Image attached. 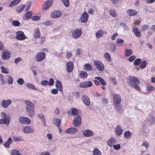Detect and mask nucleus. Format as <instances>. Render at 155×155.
<instances>
[{
  "instance_id": "nucleus-1",
  "label": "nucleus",
  "mask_w": 155,
  "mask_h": 155,
  "mask_svg": "<svg viewBox=\"0 0 155 155\" xmlns=\"http://www.w3.org/2000/svg\"><path fill=\"white\" fill-rule=\"evenodd\" d=\"M127 82L128 85L131 87H133L136 90L140 91L141 88L139 86L140 84V80L135 77L129 76Z\"/></svg>"
},
{
  "instance_id": "nucleus-2",
  "label": "nucleus",
  "mask_w": 155,
  "mask_h": 155,
  "mask_svg": "<svg viewBox=\"0 0 155 155\" xmlns=\"http://www.w3.org/2000/svg\"><path fill=\"white\" fill-rule=\"evenodd\" d=\"M25 103L26 104V109L30 116L31 117H34L35 114V112L34 108V104L28 100L25 101Z\"/></svg>"
},
{
  "instance_id": "nucleus-3",
  "label": "nucleus",
  "mask_w": 155,
  "mask_h": 155,
  "mask_svg": "<svg viewBox=\"0 0 155 155\" xmlns=\"http://www.w3.org/2000/svg\"><path fill=\"white\" fill-rule=\"evenodd\" d=\"M94 83L97 86H99L100 83L103 85L101 87V88L103 90L106 89V87L104 86L106 85V81L100 77H96L94 78V79L93 81Z\"/></svg>"
},
{
  "instance_id": "nucleus-4",
  "label": "nucleus",
  "mask_w": 155,
  "mask_h": 155,
  "mask_svg": "<svg viewBox=\"0 0 155 155\" xmlns=\"http://www.w3.org/2000/svg\"><path fill=\"white\" fill-rule=\"evenodd\" d=\"M1 116L3 119H0V124H5L8 125L10 121L9 117L7 116L4 112H2Z\"/></svg>"
},
{
  "instance_id": "nucleus-5",
  "label": "nucleus",
  "mask_w": 155,
  "mask_h": 155,
  "mask_svg": "<svg viewBox=\"0 0 155 155\" xmlns=\"http://www.w3.org/2000/svg\"><path fill=\"white\" fill-rule=\"evenodd\" d=\"M46 57L45 53L42 52H39L35 56L36 61L37 62H40L44 60Z\"/></svg>"
},
{
  "instance_id": "nucleus-6",
  "label": "nucleus",
  "mask_w": 155,
  "mask_h": 155,
  "mask_svg": "<svg viewBox=\"0 0 155 155\" xmlns=\"http://www.w3.org/2000/svg\"><path fill=\"white\" fill-rule=\"evenodd\" d=\"M16 38L19 40H24L26 39V36L25 35L24 32L21 31H19L16 32Z\"/></svg>"
},
{
  "instance_id": "nucleus-7",
  "label": "nucleus",
  "mask_w": 155,
  "mask_h": 155,
  "mask_svg": "<svg viewBox=\"0 0 155 155\" xmlns=\"http://www.w3.org/2000/svg\"><path fill=\"white\" fill-rule=\"evenodd\" d=\"M94 64L98 70L103 71L104 69V65L102 62L99 61H95L94 62Z\"/></svg>"
},
{
  "instance_id": "nucleus-8",
  "label": "nucleus",
  "mask_w": 155,
  "mask_h": 155,
  "mask_svg": "<svg viewBox=\"0 0 155 155\" xmlns=\"http://www.w3.org/2000/svg\"><path fill=\"white\" fill-rule=\"evenodd\" d=\"M82 31L81 30L76 29L74 30L72 33V36L73 38H77L81 35Z\"/></svg>"
},
{
  "instance_id": "nucleus-9",
  "label": "nucleus",
  "mask_w": 155,
  "mask_h": 155,
  "mask_svg": "<svg viewBox=\"0 0 155 155\" xmlns=\"http://www.w3.org/2000/svg\"><path fill=\"white\" fill-rule=\"evenodd\" d=\"M92 83L89 81L84 82L81 83L79 85V87L81 88H87L92 86Z\"/></svg>"
},
{
  "instance_id": "nucleus-10",
  "label": "nucleus",
  "mask_w": 155,
  "mask_h": 155,
  "mask_svg": "<svg viewBox=\"0 0 155 155\" xmlns=\"http://www.w3.org/2000/svg\"><path fill=\"white\" fill-rule=\"evenodd\" d=\"M11 57V54L8 51L4 50L2 54V57L3 59L8 60Z\"/></svg>"
},
{
  "instance_id": "nucleus-11",
  "label": "nucleus",
  "mask_w": 155,
  "mask_h": 155,
  "mask_svg": "<svg viewBox=\"0 0 155 155\" xmlns=\"http://www.w3.org/2000/svg\"><path fill=\"white\" fill-rule=\"evenodd\" d=\"M81 123V117L80 116L78 115L75 117L74 120L73 125L75 127L80 126Z\"/></svg>"
},
{
  "instance_id": "nucleus-12",
  "label": "nucleus",
  "mask_w": 155,
  "mask_h": 155,
  "mask_svg": "<svg viewBox=\"0 0 155 155\" xmlns=\"http://www.w3.org/2000/svg\"><path fill=\"white\" fill-rule=\"evenodd\" d=\"M19 121L22 124H29L31 122L30 119L24 117H21L19 119Z\"/></svg>"
},
{
  "instance_id": "nucleus-13",
  "label": "nucleus",
  "mask_w": 155,
  "mask_h": 155,
  "mask_svg": "<svg viewBox=\"0 0 155 155\" xmlns=\"http://www.w3.org/2000/svg\"><path fill=\"white\" fill-rule=\"evenodd\" d=\"M53 2V0H48L43 5V9L44 10H47L51 6Z\"/></svg>"
},
{
  "instance_id": "nucleus-14",
  "label": "nucleus",
  "mask_w": 155,
  "mask_h": 155,
  "mask_svg": "<svg viewBox=\"0 0 155 155\" xmlns=\"http://www.w3.org/2000/svg\"><path fill=\"white\" fill-rule=\"evenodd\" d=\"M113 99L114 102L116 104H118L121 102V97L120 95L116 94H114Z\"/></svg>"
},
{
  "instance_id": "nucleus-15",
  "label": "nucleus",
  "mask_w": 155,
  "mask_h": 155,
  "mask_svg": "<svg viewBox=\"0 0 155 155\" xmlns=\"http://www.w3.org/2000/svg\"><path fill=\"white\" fill-rule=\"evenodd\" d=\"M88 18V15L86 12H84L80 17L81 21L82 22H86Z\"/></svg>"
},
{
  "instance_id": "nucleus-16",
  "label": "nucleus",
  "mask_w": 155,
  "mask_h": 155,
  "mask_svg": "<svg viewBox=\"0 0 155 155\" xmlns=\"http://www.w3.org/2000/svg\"><path fill=\"white\" fill-rule=\"evenodd\" d=\"M82 101L86 105L88 106L90 105V99L87 96L83 95L82 97Z\"/></svg>"
},
{
  "instance_id": "nucleus-17",
  "label": "nucleus",
  "mask_w": 155,
  "mask_h": 155,
  "mask_svg": "<svg viewBox=\"0 0 155 155\" xmlns=\"http://www.w3.org/2000/svg\"><path fill=\"white\" fill-rule=\"evenodd\" d=\"M61 14V12L59 11H55L51 13V17L52 18H58L60 16Z\"/></svg>"
},
{
  "instance_id": "nucleus-18",
  "label": "nucleus",
  "mask_w": 155,
  "mask_h": 155,
  "mask_svg": "<svg viewBox=\"0 0 155 155\" xmlns=\"http://www.w3.org/2000/svg\"><path fill=\"white\" fill-rule=\"evenodd\" d=\"M11 103L12 101L8 99L7 100H3L2 102L1 105L3 107L6 108L8 107Z\"/></svg>"
},
{
  "instance_id": "nucleus-19",
  "label": "nucleus",
  "mask_w": 155,
  "mask_h": 155,
  "mask_svg": "<svg viewBox=\"0 0 155 155\" xmlns=\"http://www.w3.org/2000/svg\"><path fill=\"white\" fill-rule=\"evenodd\" d=\"M74 68V64L71 61H69L67 64V69L68 72H71L73 70Z\"/></svg>"
},
{
  "instance_id": "nucleus-20",
  "label": "nucleus",
  "mask_w": 155,
  "mask_h": 155,
  "mask_svg": "<svg viewBox=\"0 0 155 155\" xmlns=\"http://www.w3.org/2000/svg\"><path fill=\"white\" fill-rule=\"evenodd\" d=\"M23 131L25 133H31L34 132V130L31 127L28 126L24 127Z\"/></svg>"
},
{
  "instance_id": "nucleus-21",
  "label": "nucleus",
  "mask_w": 155,
  "mask_h": 155,
  "mask_svg": "<svg viewBox=\"0 0 155 155\" xmlns=\"http://www.w3.org/2000/svg\"><path fill=\"white\" fill-rule=\"evenodd\" d=\"M83 135L85 137H91L93 135V133L92 131L90 130H86L83 132Z\"/></svg>"
},
{
  "instance_id": "nucleus-22",
  "label": "nucleus",
  "mask_w": 155,
  "mask_h": 155,
  "mask_svg": "<svg viewBox=\"0 0 155 155\" xmlns=\"http://www.w3.org/2000/svg\"><path fill=\"white\" fill-rule=\"evenodd\" d=\"M116 140L114 138L111 137L107 141V144L110 147H112L115 144Z\"/></svg>"
},
{
  "instance_id": "nucleus-23",
  "label": "nucleus",
  "mask_w": 155,
  "mask_h": 155,
  "mask_svg": "<svg viewBox=\"0 0 155 155\" xmlns=\"http://www.w3.org/2000/svg\"><path fill=\"white\" fill-rule=\"evenodd\" d=\"M133 32L136 37L139 38L141 36V33L138 28L134 27L133 28Z\"/></svg>"
},
{
  "instance_id": "nucleus-24",
  "label": "nucleus",
  "mask_w": 155,
  "mask_h": 155,
  "mask_svg": "<svg viewBox=\"0 0 155 155\" xmlns=\"http://www.w3.org/2000/svg\"><path fill=\"white\" fill-rule=\"evenodd\" d=\"M41 36V33L40 30L38 28H37L34 30L33 37L34 38H40Z\"/></svg>"
},
{
  "instance_id": "nucleus-25",
  "label": "nucleus",
  "mask_w": 155,
  "mask_h": 155,
  "mask_svg": "<svg viewBox=\"0 0 155 155\" xmlns=\"http://www.w3.org/2000/svg\"><path fill=\"white\" fill-rule=\"evenodd\" d=\"M77 129L75 128L71 127L67 129L66 132L69 134H74L77 131Z\"/></svg>"
},
{
  "instance_id": "nucleus-26",
  "label": "nucleus",
  "mask_w": 155,
  "mask_h": 155,
  "mask_svg": "<svg viewBox=\"0 0 155 155\" xmlns=\"http://www.w3.org/2000/svg\"><path fill=\"white\" fill-rule=\"evenodd\" d=\"M115 132L117 135L120 136L122 134L123 130L120 126L118 125L116 128Z\"/></svg>"
},
{
  "instance_id": "nucleus-27",
  "label": "nucleus",
  "mask_w": 155,
  "mask_h": 155,
  "mask_svg": "<svg viewBox=\"0 0 155 155\" xmlns=\"http://www.w3.org/2000/svg\"><path fill=\"white\" fill-rule=\"evenodd\" d=\"M56 87L57 90L59 91H61L62 90V87L61 82L59 81H57L56 82Z\"/></svg>"
},
{
  "instance_id": "nucleus-28",
  "label": "nucleus",
  "mask_w": 155,
  "mask_h": 155,
  "mask_svg": "<svg viewBox=\"0 0 155 155\" xmlns=\"http://www.w3.org/2000/svg\"><path fill=\"white\" fill-rule=\"evenodd\" d=\"M26 5H21L18 6L16 8V12L17 13H20L21 12L25 7Z\"/></svg>"
},
{
  "instance_id": "nucleus-29",
  "label": "nucleus",
  "mask_w": 155,
  "mask_h": 155,
  "mask_svg": "<svg viewBox=\"0 0 155 155\" xmlns=\"http://www.w3.org/2000/svg\"><path fill=\"white\" fill-rule=\"evenodd\" d=\"M104 34V31L100 30L97 32L96 34V36L97 38H100L103 36Z\"/></svg>"
},
{
  "instance_id": "nucleus-30",
  "label": "nucleus",
  "mask_w": 155,
  "mask_h": 155,
  "mask_svg": "<svg viewBox=\"0 0 155 155\" xmlns=\"http://www.w3.org/2000/svg\"><path fill=\"white\" fill-rule=\"evenodd\" d=\"M32 13L31 11H28L26 12L24 16L25 19V20H28L32 16Z\"/></svg>"
},
{
  "instance_id": "nucleus-31",
  "label": "nucleus",
  "mask_w": 155,
  "mask_h": 155,
  "mask_svg": "<svg viewBox=\"0 0 155 155\" xmlns=\"http://www.w3.org/2000/svg\"><path fill=\"white\" fill-rule=\"evenodd\" d=\"M127 12L130 16L134 15L137 14V11L134 10L129 9L127 11Z\"/></svg>"
},
{
  "instance_id": "nucleus-32",
  "label": "nucleus",
  "mask_w": 155,
  "mask_h": 155,
  "mask_svg": "<svg viewBox=\"0 0 155 155\" xmlns=\"http://www.w3.org/2000/svg\"><path fill=\"white\" fill-rule=\"evenodd\" d=\"M80 75L81 78H87V74L86 72L84 71H81Z\"/></svg>"
},
{
  "instance_id": "nucleus-33",
  "label": "nucleus",
  "mask_w": 155,
  "mask_h": 155,
  "mask_svg": "<svg viewBox=\"0 0 155 155\" xmlns=\"http://www.w3.org/2000/svg\"><path fill=\"white\" fill-rule=\"evenodd\" d=\"M147 65V62L145 61H141L140 64V67L142 69H144L146 67Z\"/></svg>"
},
{
  "instance_id": "nucleus-34",
  "label": "nucleus",
  "mask_w": 155,
  "mask_h": 155,
  "mask_svg": "<svg viewBox=\"0 0 155 155\" xmlns=\"http://www.w3.org/2000/svg\"><path fill=\"white\" fill-rule=\"evenodd\" d=\"M20 1L21 0H15L10 3L9 6L10 7H12L13 6L18 4Z\"/></svg>"
},
{
  "instance_id": "nucleus-35",
  "label": "nucleus",
  "mask_w": 155,
  "mask_h": 155,
  "mask_svg": "<svg viewBox=\"0 0 155 155\" xmlns=\"http://www.w3.org/2000/svg\"><path fill=\"white\" fill-rule=\"evenodd\" d=\"M133 53V51L131 49H126L125 53L126 57H128L131 55Z\"/></svg>"
},
{
  "instance_id": "nucleus-36",
  "label": "nucleus",
  "mask_w": 155,
  "mask_h": 155,
  "mask_svg": "<svg viewBox=\"0 0 155 155\" xmlns=\"http://www.w3.org/2000/svg\"><path fill=\"white\" fill-rule=\"evenodd\" d=\"M132 135V134L129 131H126L124 133V136L127 139L130 138Z\"/></svg>"
},
{
  "instance_id": "nucleus-37",
  "label": "nucleus",
  "mask_w": 155,
  "mask_h": 155,
  "mask_svg": "<svg viewBox=\"0 0 155 155\" xmlns=\"http://www.w3.org/2000/svg\"><path fill=\"white\" fill-rule=\"evenodd\" d=\"M110 15L112 17H116L117 16V14L115 11L114 9H110L109 11Z\"/></svg>"
},
{
  "instance_id": "nucleus-38",
  "label": "nucleus",
  "mask_w": 155,
  "mask_h": 155,
  "mask_svg": "<svg viewBox=\"0 0 155 155\" xmlns=\"http://www.w3.org/2000/svg\"><path fill=\"white\" fill-rule=\"evenodd\" d=\"M105 58L108 61H110L111 60V58L110 54L108 53H106L104 54Z\"/></svg>"
},
{
  "instance_id": "nucleus-39",
  "label": "nucleus",
  "mask_w": 155,
  "mask_h": 155,
  "mask_svg": "<svg viewBox=\"0 0 155 155\" xmlns=\"http://www.w3.org/2000/svg\"><path fill=\"white\" fill-rule=\"evenodd\" d=\"M93 153L94 155H101V151L97 148L94 149L93 151Z\"/></svg>"
},
{
  "instance_id": "nucleus-40",
  "label": "nucleus",
  "mask_w": 155,
  "mask_h": 155,
  "mask_svg": "<svg viewBox=\"0 0 155 155\" xmlns=\"http://www.w3.org/2000/svg\"><path fill=\"white\" fill-rule=\"evenodd\" d=\"M11 154L12 155H21L19 151L15 149L11 151Z\"/></svg>"
},
{
  "instance_id": "nucleus-41",
  "label": "nucleus",
  "mask_w": 155,
  "mask_h": 155,
  "mask_svg": "<svg viewBox=\"0 0 155 155\" xmlns=\"http://www.w3.org/2000/svg\"><path fill=\"white\" fill-rule=\"evenodd\" d=\"M84 69L86 71H91L92 70L90 65L88 63L85 64Z\"/></svg>"
},
{
  "instance_id": "nucleus-42",
  "label": "nucleus",
  "mask_w": 155,
  "mask_h": 155,
  "mask_svg": "<svg viewBox=\"0 0 155 155\" xmlns=\"http://www.w3.org/2000/svg\"><path fill=\"white\" fill-rule=\"evenodd\" d=\"M141 61V59L140 58H137L134 62V64L136 66L140 64Z\"/></svg>"
},
{
  "instance_id": "nucleus-43",
  "label": "nucleus",
  "mask_w": 155,
  "mask_h": 155,
  "mask_svg": "<svg viewBox=\"0 0 155 155\" xmlns=\"http://www.w3.org/2000/svg\"><path fill=\"white\" fill-rule=\"evenodd\" d=\"M71 113L74 116L78 114V110L74 108L71 109Z\"/></svg>"
},
{
  "instance_id": "nucleus-44",
  "label": "nucleus",
  "mask_w": 155,
  "mask_h": 155,
  "mask_svg": "<svg viewBox=\"0 0 155 155\" xmlns=\"http://www.w3.org/2000/svg\"><path fill=\"white\" fill-rule=\"evenodd\" d=\"M13 78L10 76H9L7 80V82L8 84H12L13 83Z\"/></svg>"
},
{
  "instance_id": "nucleus-45",
  "label": "nucleus",
  "mask_w": 155,
  "mask_h": 155,
  "mask_svg": "<svg viewBox=\"0 0 155 155\" xmlns=\"http://www.w3.org/2000/svg\"><path fill=\"white\" fill-rule=\"evenodd\" d=\"M12 24L13 25L15 26H18L20 25V22L17 20L13 21Z\"/></svg>"
},
{
  "instance_id": "nucleus-46",
  "label": "nucleus",
  "mask_w": 155,
  "mask_h": 155,
  "mask_svg": "<svg viewBox=\"0 0 155 155\" xmlns=\"http://www.w3.org/2000/svg\"><path fill=\"white\" fill-rule=\"evenodd\" d=\"M114 108L117 111H120L121 110V107L120 105H118V104H116L114 106Z\"/></svg>"
},
{
  "instance_id": "nucleus-47",
  "label": "nucleus",
  "mask_w": 155,
  "mask_h": 155,
  "mask_svg": "<svg viewBox=\"0 0 155 155\" xmlns=\"http://www.w3.org/2000/svg\"><path fill=\"white\" fill-rule=\"evenodd\" d=\"M62 2L65 6H68L69 5L68 0H61Z\"/></svg>"
},
{
  "instance_id": "nucleus-48",
  "label": "nucleus",
  "mask_w": 155,
  "mask_h": 155,
  "mask_svg": "<svg viewBox=\"0 0 155 155\" xmlns=\"http://www.w3.org/2000/svg\"><path fill=\"white\" fill-rule=\"evenodd\" d=\"M154 89V87L151 86H148L147 87V90L148 91H153Z\"/></svg>"
},
{
  "instance_id": "nucleus-49",
  "label": "nucleus",
  "mask_w": 155,
  "mask_h": 155,
  "mask_svg": "<svg viewBox=\"0 0 155 155\" xmlns=\"http://www.w3.org/2000/svg\"><path fill=\"white\" fill-rule=\"evenodd\" d=\"M31 19L32 20L35 21H38L40 19V17L38 16H33L31 18Z\"/></svg>"
},
{
  "instance_id": "nucleus-50",
  "label": "nucleus",
  "mask_w": 155,
  "mask_h": 155,
  "mask_svg": "<svg viewBox=\"0 0 155 155\" xmlns=\"http://www.w3.org/2000/svg\"><path fill=\"white\" fill-rule=\"evenodd\" d=\"M136 58V57L135 55H132L130 57V58L128 59V60L130 62H132Z\"/></svg>"
},
{
  "instance_id": "nucleus-51",
  "label": "nucleus",
  "mask_w": 155,
  "mask_h": 155,
  "mask_svg": "<svg viewBox=\"0 0 155 155\" xmlns=\"http://www.w3.org/2000/svg\"><path fill=\"white\" fill-rule=\"evenodd\" d=\"M27 86L32 89L37 90L36 88H35L33 85L31 84H28L27 85Z\"/></svg>"
},
{
  "instance_id": "nucleus-52",
  "label": "nucleus",
  "mask_w": 155,
  "mask_h": 155,
  "mask_svg": "<svg viewBox=\"0 0 155 155\" xmlns=\"http://www.w3.org/2000/svg\"><path fill=\"white\" fill-rule=\"evenodd\" d=\"M43 24L45 25L48 26L52 25V23L51 21H46L43 22Z\"/></svg>"
},
{
  "instance_id": "nucleus-53",
  "label": "nucleus",
  "mask_w": 155,
  "mask_h": 155,
  "mask_svg": "<svg viewBox=\"0 0 155 155\" xmlns=\"http://www.w3.org/2000/svg\"><path fill=\"white\" fill-rule=\"evenodd\" d=\"M24 82V81L23 79L20 78L18 79L17 81V83L20 85H21Z\"/></svg>"
},
{
  "instance_id": "nucleus-54",
  "label": "nucleus",
  "mask_w": 155,
  "mask_h": 155,
  "mask_svg": "<svg viewBox=\"0 0 155 155\" xmlns=\"http://www.w3.org/2000/svg\"><path fill=\"white\" fill-rule=\"evenodd\" d=\"M61 123V120L59 119H56L55 122V124L57 127H59Z\"/></svg>"
},
{
  "instance_id": "nucleus-55",
  "label": "nucleus",
  "mask_w": 155,
  "mask_h": 155,
  "mask_svg": "<svg viewBox=\"0 0 155 155\" xmlns=\"http://www.w3.org/2000/svg\"><path fill=\"white\" fill-rule=\"evenodd\" d=\"M54 83V80L53 79L51 78L49 80L48 84L49 86H52L53 85Z\"/></svg>"
},
{
  "instance_id": "nucleus-56",
  "label": "nucleus",
  "mask_w": 155,
  "mask_h": 155,
  "mask_svg": "<svg viewBox=\"0 0 155 155\" xmlns=\"http://www.w3.org/2000/svg\"><path fill=\"white\" fill-rule=\"evenodd\" d=\"M1 69H2V73H4L5 74L8 73V71L6 68H4L3 67H1Z\"/></svg>"
},
{
  "instance_id": "nucleus-57",
  "label": "nucleus",
  "mask_w": 155,
  "mask_h": 155,
  "mask_svg": "<svg viewBox=\"0 0 155 155\" xmlns=\"http://www.w3.org/2000/svg\"><path fill=\"white\" fill-rule=\"evenodd\" d=\"M13 139L15 141H21L22 140L21 138V137H14Z\"/></svg>"
},
{
  "instance_id": "nucleus-58",
  "label": "nucleus",
  "mask_w": 155,
  "mask_h": 155,
  "mask_svg": "<svg viewBox=\"0 0 155 155\" xmlns=\"http://www.w3.org/2000/svg\"><path fill=\"white\" fill-rule=\"evenodd\" d=\"M114 149L116 150H118L120 148V144H118L116 145H113Z\"/></svg>"
},
{
  "instance_id": "nucleus-59",
  "label": "nucleus",
  "mask_w": 155,
  "mask_h": 155,
  "mask_svg": "<svg viewBox=\"0 0 155 155\" xmlns=\"http://www.w3.org/2000/svg\"><path fill=\"white\" fill-rule=\"evenodd\" d=\"M124 41L120 38H118L117 39L116 43L117 44H122L124 42Z\"/></svg>"
},
{
  "instance_id": "nucleus-60",
  "label": "nucleus",
  "mask_w": 155,
  "mask_h": 155,
  "mask_svg": "<svg viewBox=\"0 0 155 155\" xmlns=\"http://www.w3.org/2000/svg\"><path fill=\"white\" fill-rule=\"evenodd\" d=\"M141 28L142 31L147 30L148 28V26L147 25H143L142 26Z\"/></svg>"
},
{
  "instance_id": "nucleus-61",
  "label": "nucleus",
  "mask_w": 155,
  "mask_h": 155,
  "mask_svg": "<svg viewBox=\"0 0 155 155\" xmlns=\"http://www.w3.org/2000/svg\"><path fill=\"white\" fill-rule=\"evenodd\" d=\"M118 34L117 33H115L114 34L111 36V39L112 40H115L116 37L117 36Z\"/></svg>"
},
{
  "instance_id": "nucleus-62",
  "label": "nucleus",
  "mask_w": 155,
  "mask_h": 155,
  "mask_svg": "<svg viewBox=\"0 0 155 155\" xmlns=\"http://www.w3.org/2000/svg\"><path fill=\"white\" fill-rule=\"evenodd\" d=\"M11 143L7 141L4 144V146L8 148L9 147Z\"/></svg>"
},
{
  "instance_id": "nucleus-63",
  "label": "nucleus",
  "mask_w": 155,
  "mask_h": 155,
  "mask_svg": "<svg viewBox=\"0 0 155 155\" xmlns=\"http://www.w3.org/2000/svg\"><path fill=\"white\" fill-rule=\"evenodd\" d=\"M21 60V59L20 57H18L15 59V64H17Z\"/></svg>"
},
{
  "instance_id": "nucleus-64",
  "label": "nucleus",
  "mask_w": 155,
  "mask_h": 155,
  "mask_svg": "<svg viewBox=\"0 0 155 155\" xmlns=\"http://www.w3.org/2000/svg\"><path fill=\"white\" fill-rule=\"evenodd\" d=\"M39 155H50V154L48 152L44 151L41 153Z\"/></svg>"
}]
</instances>
